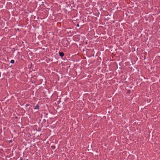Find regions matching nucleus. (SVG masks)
Instances as JSON below:
<instances>
[{"mask_svg": "<svg viewBox=\"0 0 160 160\" xmlns=\"http://www.w3.org/2000/svg\"><path fill=\"white\" fill-rule=\"evenodd\" d=\"M59 54L60 56L61 57H62L64 55V53L62 52H60L59 53Z\"/></svg>", "mask_w": 160, "mask_h": 160, "instance_id": "1", "label": "nucleus"}, {"mask_svg": "<svg viewBox=\"0 0 160 160\" xmlns=\"http://www.w3.org/2000/svg\"><path fill=\"white\" fill-rule=\"evenodd\" d=\"M39 108V106L38 105H37L36 106H34V109H38Z\"/></svg>", "mask_w": 160, "mask_h": 160, "instance_id": "2", "label": "nucleus"}, {"mask_svg": "<svg viewBox=\"0 0 160 160\" xmlns=\"http://www.w3.org/2000/svg\"><path fill=\"white\" fill-rule=\"evenodd\" d=\"M10 62L12 63H13L14 62V60H12L10 61Z\"/></svg>", "mask_w": 160, "mask_h": 160, "instance_id": "3", "label": "nucleus"}, {"mask_svg": "<svg viewBox=\"0 0 160 160\" xmlns=\"http://www.w3.org/2000/svg\"><path fill=\"white\" fill-rule=\"evenodd\" d=\"M51 148L52 149H54L55 148V146H52Z\"/></svg>", "mask_w": 160, "mask_h": 160, "instance_id": "4", "label": "nucleus"}, {"mask_svg": "<svg viewBox=\"0 0 160 160\" xmlns=\"http://www.w3.org/2000/svg\"><path fill=\"white\" fill-rule=\"evenodd\" d=\"M77 26H79V25L78 24L77 25Z\"/></svg>", "mask_w": 160, "mask_h": 160, "instance_id": "5", "label": "nucleus"}]
</instances>
